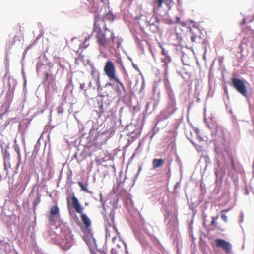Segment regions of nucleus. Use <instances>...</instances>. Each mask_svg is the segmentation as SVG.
Returning <instances> with one entry per match:
<instances>
[{"mask_svg": "<svg viewBox=\"0 0 254 254\" xmlns=\"http://www.w3.org/2000/svg\"><path fill=\"white\" fill-rule=\"evenodd\" d=\"M160 48L161 49V54L163 55L164 56H166L167 54H168L167 51L165 49V48L162 46L160 45Z\"/></svg>", "mask_w": 254, "mask_h": 254, "instance_id": "37", "label": "nucleus"}, {"mask_svg": "<svg viewBox=\"0 0 254 254\" xmlns=\"http://www.w3.org/2000/svg\"><path fill=\"white\" fill-rule=\"evenodd\" d=\"M193 145L195 147V149L198 151H201L202 150V146H201L196 144L195 142H194V144H193Z\"/></svg>", "mask_w": 254, "mask_h": 254, "instance_id": "42", "label": "nucleus"}, {"mask_svg": "<svg viewBox=\"0 0 254 254\" xmlns=\"http://www.w3.org/2000/svg\"><path fill=\"white\" fill-rule=\"evenodd\" d=\"M120 85V87H118L117 85L115 86L114 89L116 91L117 94V95L122 97L125 98L127 95V92L124 86V88H123L122 86Z\"/></svg>", "mask_w": 254, "mask_h": 254, "instance_id": "17", "label": "nucleus"}, {"mask_svg": "<svg viewBox=\"0 0 254 254\" xmlns=\"http://www.w3.org/2000/svg\"><path fill=\"white\" fill-rule=\"evenodd\" d=\"M121 42H122V41H120V40H118L116 42V45H117V48H119V47H121Z\"/></svg>", "mask_w": 254, "mask_h": 254, "instance_id": "62", "label": "nucleus"}, {"mask_svg": "<svg viewBox=\"0 0 254 254\" xmlns=\"http://www.w3.org/2000/svg\"><path fill=\"white\" fill-rule=\"evenodd\" d=\"M170 213H171V212L168 210H166V212L164 214V217L166 219L167 218H168V217H169V216L170 215Z\"/></svg>", "mask_w": 254, "mask_h": 254, "instance_id": "51", "label": "nucleus"}, {"mask_svg": "<svg viewBox=\"0 0 254 254\" xmlns=\"http://www.w3.org/2000/svg\"><path fill=\"white\" fill-rule=\"evenodd\" d=\"M44 74L43 84L45 86H46V91L50 90V88L56 90L57 87L55 83V76L51 73L49 72H45Z\"/></svg>", "mask_w": 254, "mask_h": 254, "instance_id": "8", "label": "nucleus"}, {"mask_svg": "<svg viewBox=\"0 0 254 254\" xmlns=\"http://www.w3.org/2000/svg\"><path fill=\"white\" fill-rule=\"evenodd\" d=\"M85 88H86V85L84 83H80L79 88H80V90L84 91L85 90H87V89Z\"/></svg>", "mask_w": 254, "mask_h": 254, "instance_id": "41", "label": "nucleus"}, {"mask_svg": "<svg viewBox=\"0 0 254 254\" xmlns=\"http://www.w3.org/2000/svg\"><path fill=\"white\" fill-rule=\"evenodd\" d=\"M72 204L75 211L81 214V219L83 225L85 227V233L91 236V238L94 243L95 247H97L96 240L91 234V221L86 214L82 213L83 207L80 204L78 198L73 194L71 197Z\"/></svg>", "mask_w": 254, "mask_h": 254, "instance_id": "5", "label": "nucleus"}, {"mask_svg": "<svg viewBox=\"0 0 254 254\" xmlns=\"http://www.w3.org/2000/svg\"><path fill=\"white\" fill-rule=\"evenodd\" d=\"M133 37L134 38V40H135V42L137 43V44L141 42L140 40L139 39V38L137 36L133 35Z\"/></svg>", "mask_w": 254, "mask_h": 254, "instance_id": "52", "label": "nucleus"}, {"mask_svg": "<svg viewBox=\"0 0 254 254\" xmlns=\"http://www.w3.org/2000/svg\"><path fill=\"white\" fill-rule=\"evenodd\" d=\"M121 68H122V69L123 70V72H124V74L125 75H127V72L126 71L123 64V63H122V62L121 61Z\"/></svg>", "mask_w": 254, "mask_h": 254, "instance_id": "45", "label": "nucleus"}, {"mask_svg": "<svg viewBox=\"0 0 254 254\" xmlns=\"http://www.w3.org/2000/svg\"><path fill=\"white\" fill-rule=\"evenodd\" d=\"M164 0H155L154 2V4L155 6L157 7L158 8H160L162 4L164 2Z\"/></svg>", "mask_w": 254, "mask_h": 254, "instance_id": "27", "label": "nucleus"}, {"mask_svg": "<svg viewBox=\"0 0 254 254\" xmlns=\"http://www.w3.org/2000/svg\"><path fill=\"white\" fill-rule=\"evenodd\" d=\"M138 47L141 49L143 50L144 47L143 46V44H142L141 42L137 44Z\"/></svg>", "mask_w": 254, "mask_h": 254, "instance_id": "64", "label": "nucleus"}, {"mask_svg": "<svg viewBox=\"0 0 254 254\" xmlns=\"http://www.w3.org/2000/svg\"><path fill=\"white\" fill-rule=\"evenodd\" d=\"M40 138H39L37 140L36 144L34 146V150L33 151L32 154V157L33 158L35 159L36 158L37 155L38 153V151H39V150L40 149Z\"/></svg>", "mask_w": 254, "mask_h": 254, "instance_id": "21", "label": "nucleus"}, {"mask_svg": "<svg viewBox=\"0 0 254 254\" xmlns=\"http://www.w3.org/2000/svg\"><path fill=\"white\" fill-rule=\"evenodd\" d=\"M165 59L162 58L161 62L164 63L163 67H165V73L167 74L168 63L172 61L171 58L168 54L164 56Z\"/></svg>", "mask_w": 254, "mask_h": 254, "instance_id": "20", "label": "nucleus"}, {"mask_svg": "<svg viewBox=\"0 0 254 254\" xmlns=\"http://www.w3.org/2000/svg\"><path fill=\"white\" fill-rule=\"evenodd\" d=\"M217 247L221 248L227 254H231L232 244L228 241L221 238H217L215 241Z\"/></svg>", "mask_w": 254, "mask_h": 254, "instance_id": "10", "label": "nucleus"}, {"mask_svg": "<svg viewBox=\"0 0 254 254\" xmlns=\"http://www.w3.org/2000/svg\"><path fill=\"white\" fill-rule=\"evenodd\" d=\"M195 132L197 136V138L199 139V140L203 141V138L200 135V130L198 128H196Z\"/></svg>", "mask_w": 254, "mask_h": 254, "instance_id": "34", "label": "nucleus"}, {"mask_svg": "<svg viewBox=\"0 0 254 254\" xmlns=\"http://www.w3.org/2000/svg\"><path fill=\"white\" fill-rule=\"evenodd\" d=\"M164 163V160L162 158H154L152 161L153 167L156 169L162 166Z\"/></svg>", "mask_w": 254, "mask_h": 254, "instance_id": "19", "label": "nucleus"}, {"mask_svg": "<svg viewBox=\"0 0 254 254\" xmlns=\"http://www.w3.org/2000/svg\"><path fill=\"white\" fill-rule=\"evenodd\" d=\"M22 224L23 225V229H26L25 231L27 234L28 235L29 234L32 235L36 224L34 221H31L29 217H26L23 219Z\"/></svg>", "mask_w": 254, "mask_h": 254, "instance_id": "12", "label": "nucleus"}, {"mask_svg": "<svg viewBox=\"0 0 254 254\" xmlns=\"http://www.w3.org/2000/svg\"><path fill=\"white\" fill-rule=\"evenodd\" d=\"M132 67L135 69L137 71H140L138 67V66L137 64H135L133 62L131 63Z\"/></svg>", "mask_w": 254, "mask_h": 254, "instance_id": "47", "label": "nucleus"}, {"mask_svg": "<svg viewBox=\"0 0 254 254\" xmlns=\"http://www.w3.org/2000/svg\"><path fill=\"white\" fill-rule=\"evenodd\" d=\"M218 218V216L217 215L216 216H212V221L210 223V225L211 226H215L217 224V219Z\"/></svg>", "mask_w": 254, "mask_h": 254, "instance_id": "30", "label": "nucleus"}, {"mask_svg": "<svg viewBox=\"0 0 254 254\" xmlns=\"http://www.w3.org/2000/svg\"><path fill=\"white\" fill-rule=\"evenodd\" d=\"M110 237V234L108 232V230L107 228L106 229V240L108 239V237Z\"/></svg>", "mask_w": 254, "mask_h": 254, "instance_id": "61", "label": "nucleus"}, {"mask_svg": "<svg viewBox=\"0 0 254 254\" xmlns=\"http://www.w3.org/2000/svg\"><path fill=\"white\" fill-rule=\"evenodd\" d=\"M104 10L103 13V9H102L100 10V11H98L97 9H95L91 11V12H94V15H95V14H97V12H99V13H100L101 12L100 19L102 18L103 21H104L105 19H107L111 21H113L114 20L115 16L113 13L112 12V11L110 10L109 7L104 6Z\"/></svg>", "mask_w": 254, "mask_h": 254, "instance_id": "11", "label": "nucleus"}, {"mask_svg": "<svg viewBox=\"0 0 254 254\" xmlns=\"http://www.w3.org/2000/svg\"><path fill=\"white\" fill-rule=\"evenodd\" d=\"M99 196H100V201L101 202H102V205L103 208V209L105 210V202H103L102 194L101 192L100 193Z\"/></svg>", "mask_w": 254, "mask_h": 254, "instance_id": "38", "label": "nucleus"}, {"mask_svg": "<svg viewBox=\"0 0 254 254\" xmlns=\"http://www.w3.org/2000/svg\"><path fill=\"white\" fill-rule=\"evenodd\" d=\"M4 165L5 169L6 170H7L8 169V168H10V165L8 162V160H6L5 159H4Z\"/></svg>", "mask_w": 254, "mask_h": 254, "instance_id": "39", "label": "nucleus"}, {"mask_svg": "<svg viewBox=\"0 0 254 254\" xmlns=\"http://www.w3.org/2000/svg\"><path fill=\"white\" fill-rule=\"evenodd\" d=\"M92 76L97 86L98 95L97 97V103L98 106L95 112L98 115L97 123H101L106 120L107 116L105 115L109 106L112 101L109 99V93L107 91H103V88L100 84L99 73L92 72Z\"/></svg>", "mask_w": 254, "mask_h": 254, "instance_id": "3", "label": "nucleus"}, {"mask_svg": "<svg viewBox=\"0 0 254 254\" xmlns=\"http://www.w3.org/2000/svg\"><path fill=\"white\" fill-rule=\"evenodd\" d=\"M68 89H70V92L72 94L73 89V85L72 84L71 79H70L69 83L66 86L65 91H67Z\"/></svg>", "mask_w": 254, "mask_h": 254, "instance_id": "24", "label": "nucleus"}, {"mask_svg": "<svg viewBox=\"0 0 254 254\" xmlns=\"http://www.w3.org/2000/svg\"><path fill=\"white\" fill-rule=\"evenodd\" d=\"M168 7V10L164 11L163 12H161V11H158L157 9V12L158 14L162 17L165 20V22L168 24H172L173 23V20L168 17L169 11L171 9L174 5L173 0H164V2Z\"/></svg>", "mask_w": 254, "mask_h": 254, "instance_id": "9", "label": "nucleus"}, {"mask_svg": "<svg viewBox=\"0 0 254 254\" xmlns=\"http://www.w3.org/2000/svg\"><path fill=\"white\" fill-rule=\"evenodd\" d=\"M54 64L51 63H49L48 65L49 66V71L48 72L52 73V69L54 67Z\"/></svg>", "mask_w": 254, "mask_h": 254, "instance_id": "40", "label": "nucleus"}, {"mask_svg": "<svg viewBox=\"0 0 254 254\" xmlns=\"http://www.w3.org/2000/svg\"><path fill=\"white\" fill-rule=\"evenodd\" d=\"M156 126V125L155 126ZM159 131V129L156 128V127H154L151 131V135H150V138L151 139H152V138L154 137V136Z\"/></svg>", "mask_w": 254, "mask_h": 254, "instance_id": "31", "label": "nucleus"}, {"mask_svg": "<svg viewBox=\"0 0 254 254\" xmlns=\"http://www.w3.org/2000/svg\"><path fill=\"white\" fill-rule=\"evenodd\" d=\"M21 34V36H18L17 35V39H16V40H17V41H21V38H23V34H22V33H21V34Z\"/></svg>", "mask_w": 254, "mask_h": 254, "instance_id": "63", "label": "nucleus"}, {"mask_svg": "<svg viewBox=\"0 0 254 254\" xmlns=\"http://www.w3.org/2000/svg\"><path fill=\"white\" fill-rule=\"evenodd\" d=\"M176 36L177 40H178L180 42L182 40L181 35L179 33H176Z\"/></svg>", "mask_w": 254, "mask_h": 254, "instance_id": "49", "label": "nucleus"}, {"mask_svg": "<svg viewBox=\"0 0 254 254\" xmlns=\"http://www.w3.org/2000/svg\"><path fill=\"white\" fill-rule=\"evenodd\" d=\"M22 74L23 79V80H24V84H24V89L25 87H26V85L27 80H26L25 73V72L24 71L23 69H22Z\"/></svg>", "mask_w": 254, "mask_h": 254, "instance_id": "33", "label": "nucleus"}, {"mask_svg": "<svg viewBox=\"0 0 254 254\" xmlns=\"http://www.w3.org/2000/svg\"><path fill=\"white\" fill-rule=\"evenodd\" d=\"M231 119L233 122H237V118L235 115L232 114L231 116Z\"/></svg>", "mask_w": 254, "mask_h": 254, "instance_id": "56", "label": "nucleus"}, {"mask_svg": "<svg viewBox=\"0 0 254 254\" xmlns=\"http://www.w3.org/2000/svg\"><path fill=\"white\" fill-rule=\"evenodd\" d=\"M168 98L169 102L168 103V105L165 111L167 112V113L169 114V115L171 116L176 112L177 108L176 107V102L175 97H168Z\"/></svg>", "mask_w": 254, "mask_h": 254, "instance_id": "13", "label": "nucleus"}, {"mask_svg": "<svg viewBox=\"0 0 254 254\" xmlns=\"http://www.w3.org/2000/svg\"><path fill=\"white\" fill-rule=\"evenodd\" d=\"M177 2H178L177 9L178 10H179V8L182 5V1H181V0H177Z\"/></svg>", "mask_w": 254, "mask_h": 254, "instance_id": "59", "label": "nucleus"}, {"mask_svg": "<svg viewBox=\"0 0 254 254\" xmlns=\"http://www.w3.org/2000/svg\"><path fill=\"white\" fill-rule=\"evenodd\" d=\"M78 185L79 186V187H80L81 188V191H83L85 192H86V193H88L89 194H93V192L89 190L88 188H87V183H86V184H84L81 181H78Z\"/></svg>", "mask_w": 254, "mask_h": 254, "instance_id": "22", "label": "nucleus"}, {"mask_svg": "<svg viewBox=\"0 0 254 254\" xmlns=\"http://www.w3.org/2000/svg\"><path fill=\"white\" fill-rule=\"evenodd\" d=\"M68 209H69V214H70V215L71 216H75V217L76 218V219L77 220H78V217L77 216L76 214L75 213V212L73 211H71L70 210V209L68 208Z\"/></svg>", "mask_w": 254, "mask_h": 254, "instance_id": "44", "label": "nucleus"}, {"mask_svg": "<svg viewBox=\"0 0 254 254\" xmlns=\"http://www.w3.org/2000/svg\"><path fill=\"white\" fill-rule=\"evenodd\" d=\"M247 83L244 79H241L236 77H233L231 81L228 84L234 88L238 93L241 94L244 97H247V89L245 85Z\"/></svg>", "mask_w": 254, "mask_h": 254, "instance_id": "6", "label": "nucleus"}, {"mask_svg": "<svg viewBox=\"0 0 254 254\" xmlns=\"http://www.w3.org/2000/svg\"><path fill=\"white\" fill-rule=\"evenodd\" d=\"M205 168L209 164H211L210 158L208 157H205Z\"/></svg>", "mask_w": 254, "mask_h": 254, "instance_id": "46", "label": "nucleus"}, {"mask_svg": "<svg viewBox=\"0 0 254 254\" xmlns=\"http://www.w3.org/2000/svg\"><path fill=\"white\" fill-rule=\"evenodd\" d=\"M186 137L187 139L192 144H194V142L193 141L192 139V133L191 132H190V135H186Z\"/></svg>", "mask_w": 254, "mask_h": 254, "instance_id": "35", "label": "nucleus"}, {"mask_svg": "<svg viewBox=\"0 0 254 254\" xmlns=\"http://www.w3.org/2000/svg\"><path fill=\"white\" fill-rule=\"evenodd\" d=\"M32 45H29V46L27 47L25 49V50L23 52V55H22V58H25L26 55L27 53V51L31 48Z\"/></svg>", "mask_w": 254, "mask_h": 254, "instance_id": "36", "label": "nucleus"}, {"mask_svg": "<svg viewBox=\"0 0 254 254\" xmlns=\"http://www.w3.org/2000/svg\"><path fill=\"white\" fill-rule=\"evenodd\" d=\"M115 86H114L112 83L108 82L106 83L103 87L102 86L103 88V91H105V90H104V89H108V88H111L112 89H114ZM107 92L108 91L106 90Z\"/></svg>", "mask_w": 254, "mask_h": 254, "instance_id": "26", "label": "nucleus"}, {"mask_svg": "<svg viewBox=\"0 0 254 254\" xmlns=\"http://www.w3.org/2000/svg\"><path fill=\"white\" fill-rule=\"evenodd\" d=\"M150 107V103L147 102L145 105V112H147Z\"/></svg>", "mask_w": 254, "mask_h": 254, "instance_id": "60", "label": "nucleus"}, {"mask_svg": "<svg viewBox=\"0 0 254 254\" xmlns=\"http://www.w3.org/2000/svg\"><path fill=\"white\" fill-rule=\"evenodd\" d=\"M111 254H118L117 253V251L115 248H112L111 250Z\"/></svg>", "mask_w": 254, "mask_h": 254, "instance_id": "55", "label": "nucleus"}, {"mask_svg": "<svg viewBox=\"0 0 254 254\" xmlns=\"http://www.w3.org/2000/svg\"><path fill=\"white\" fill-rule=\"evenodd\" d=\"M16 151H17V155L18 156V157L19 158V159H20V158H21V155H20V149L18 147V146L17 145V150H16Z\"/></svg>", "mask_w": 254, "mask_h": 254, "instance_id": "54", "label": "nucleus"}, {"mask_svg": "<svg viewBox=\"0 0 254 254\" xmlns=\"http://www.w3.org/2000/svg\"><path fill=\"white\" fill-rule=\"evenodd\" d=\"M192 36L191 37V40L192 42H194L195 41L196 38L197 37L196 35L192 34Z\"/></svg>", "mask_w": 254, "mask_h": 254, "instance_id": "58", "label": "nucleus"}, {"mask_svg": "<svg viewBox=\"0 0 254 254\" xmlns=\"http://www.w3.org/2000/svg\"><path fill=\"white\" fill-rule=\"evenodd\" d=\"M101 13L97 12L95 15L94 21V32H96V37L97 42L100 47H106L110 45V41L112 42H114L115 36L113 32L108 30L106 26H105L106 31H108L110 32V38L109 39L106 37L105 34L102 31L101 28L100 27L99 22L100 20Z\"/></svg>", "mask_w": 254, "mask_h": 254, "instance_id": "4", "label": "nucleus"}, {"mask_svg": "<svg viewBox=\"0 0 254 254\" xmlns=\"http://www.w3.org/2000/svg\"><path fill=\"white\" fill-rule=\"evenodd\" d=\"M216 164L214 165L215 183L217 186H221L224 176L226 175V169L227 168L228 174L234 178V181L237 177L235 175L237 174L235 164L231 152L227 149L224 148L223 150L215 145L214 148Z\"/></svg>", "mask_w": 254, "mask_h": 254, "instance_id": "1", "label": "nucleus"}, {"mask_svg": "<svg viewBox=\"0 0 254 254\" xmlns=\"http://www.w3.org/2000/svg\"><path fill=\"white\" fill-rule=\"evenodd\" d=\"M106 74L108 76L110 80H114L118 82L124 88V85L119 79L115 75V67L113 63L111 61H108L106 63L104 68Z\"/></svg>", "mask_w": 254, "mask_h": 254, "instance_id": "7", "label": "nucleus"}, {"mask_svg": "<svg viewBox=\"0 0 254 254\" xmlns=\"http://www.w3.org/2000/svg\"><path fill=\"white\" fill-rule=\"evenodd\" d=\"M224 93L226 95L227 98H229L228 89L226 86H224L223 88Z\"/></svg>", "mask_w": 254, "mask_h": 254, "instance_id": "53", "label": "nucleus"}, {"mask_svg": "<svg viewBox=\"0 0 254 254\" xmlns=\"http://www.w3.org/2000/svg\"><path fill=\"white\" fill-rule=\"evenodd\" d=\"M247 40L246 39H244L242 41V44L240 46V49H241V51H242V49L243 48V46L245 44V43L246 42Z\"/></svg>", "mask_w": 254, "mask_h": 254, "instance_id": "48", "label": "nucleus"}, {"mask_svg": "<svg viewBox=\"0 0 254 254\" xmlns=\"http://www.w3.org/2000/svg\"><path fill=\"white\" fill-rule=\"evenodd\" d=\"M170 115L167 113V112L165 110L161 111L158 117V120L159 122L166 120L169 118Z\"/></svg>", "mask_w": 254, "mask_h": 254, "instance_id": "23", "label": "nucleus"}, {"mask_svg": "<svg viewBox=\"0 0 254 254\" xmlns=\"http://www.w3.org/2000/svg\"><path fill=\"white\" fill-rule=\"evenodd\" d=\"M244 216V213L242 211H241L240 213V216H239V217H240L239 222L240 223L243 222Z\"/></svg>", "mask_w": 254, "mask_h": 254, "instance_id": "43", "label": "nucleus"}, {"mask_svg": "<svg viewBox=\"0 0 254 254\" xmlns=\"http://www.w3.org/2000/svg\"><path fill=\"white\" fill-rule=\"evenodd\" d=\"M150 28L153 33H157L160 30L159 25L150 26Z\"/></svg>", "mask_w": 254, "mask_h": 254, "instance_id": "29", "label": "nucleus"}, {"mask_svg": "<svg viewBox=\"0 0 254 254\" xmlns=\"http://www.w3.org/2000/svg\"><path fill=\"white\" fill-rule=\"evenodd\" d=\"M91 254H107L106 252H104V251H99L98 250L97 252H95L93 251H92L90 248V246H89Z\"/></svg>", "mask_w": 254, "mask_h": 254, "instance_id": "32", "label": "nucleus"}, {"mask_svg": "<svg viewBox=\"0 0 254 254\" xmlns=\"http://www.w3.org/2000/svg\"><path fill=\"white\" fill-rule=\"evenodd\" d=\"M40 197H37L35 200H34V206H36L37 205L39 202H40Z\"/></svg>", "mask_w": 254, "mask_h": 254, "instance_id": "50", "label": "nucleus"}, {"mask_svg": "<svg viewBox=\"0 0 254 254\" xmlns=\"http://www.w3.org/2000/svg\"><path fill=\"white\" fill-rule=\"evenodd\" d=\"M147 23L150 26L159 25L160 19L155 15H153L149 20H146Z\"/></svg>", "mask_w": 254, "mask_h": 254, "instance_id": "18", "label": "nucleus"}, {"mask_svg": "<svg viewBox=\"0 0 254 254\" xmlns=\"http://www.w3.org/2000/svg\"><path fill=\"white\" fill-rule=\"evenodd\" d=\"M60 210L57 205L52 206L48 215L49 222L51 225H56L57 219L60 218ZM58 227L61 230L62 241L60 243L62 249L67 250L74 244L75 240L71 230L66 223L59 219Z\"/></svg>", "mask_w": 254, "mask_h": 254, "instance_id": "2", "label": "nucleus"}, {"mask_svg": "<svg viewBox=\"0 0 254 254\" xmlns=\"http://www.w3.org/2000/svg\"><path fill=\"white\" fill-rule=\"evenodd\" d=\"M118 201V199H117L116 200V202H115V203H114V205L113 206V209L110 211L109 216L111 218V220L109 221L107 218H106L107 223L108 224V226L112 227L113 229H115L116 230H117V228L114 224V215L115 214L114 209L117 208L116 205H117V202Z\"/></svg>", "mask_w": 254, "mask_h": 254, "instance_id": "15", "label": "nucleus"}, {"mask_svg": "<svg viewBox=\"0 0 254 254\" xmlns=\"http://www.w3.org/2000/svg\"><path fill=\"white\" fill-rule=\"evenodd\" d=\"M246 18L244 17L243 19H242V21L241 22L240 24L241 26H243L246 24Z\"/></svg>", "mask_w": 254, "mask_h": 254, "instance_id": "57", "label": "nucleus"}, {"mask_svg": "<svg viewBox=\"0 0 254 254\" xmlns=\"http://www.w3.org/2000/svg\"><path fill=\"white\" fill-rule=\"evenodd\" d=\"M228 211V210H223L222 211V213H221V218H222V219L225 221V222H227V216L226 215V214L225 213H224V212H226Z\"/></svg>", "mask_w": 254, "mask_h": 254, "instance_id": "28", "label": "nucleus"}, {"mask_svg": "<svg viewBox=\"0 0 254 254\" xmlns=\"http://www.w3.org/2000/svg\"><path fill=\"white\" fill-rule=\"evenodd\" d=\"M167 74H165V80H164V84L166 90V92L168 97H175L174 95V93L173 90L171 87L170 83L168 80V77L166 76Z\"/></svg>", "mask_w": 254, "mask_h": 254, "instance_id": "16", "label": "nucleus"}, {"mask_svg": "<svg viewBox=\"0 0 254 254\" xmlns=\"http://www.w3.org/2000/svg\"><path fill=\"white\" fill-rule=\"evenodd\" d=\"M139 242L141 245L142 246L143 249H147L148 247H149V244L146 240L144 239H141L139 240Z\"/></svg>", "mask_w": 254, "mask_h": 254, "instance_id": "25", "label": "nucleus"}, {"mask_svg": "<svg viewBox=\"0 0 254 254\" xmlns=\"http://www.w3.org/2000/svg\"><path fill=\"white\" fill-rule=\"evenodd\" d=\"M98 124H100V125H96V124H94V125H93L92 126V127L90 130V132H89V135L88 136V137L90 138L91 135H93V133L94 132L96 131L97 132V133H96V135L94 137V139H97V136L98 135V134H101L102 135H103V134H105L106 133V130L101 132V130H99V129H100V128L102 127V123L101 124V123H98Z\"/></svg>", "mask_w": 254, "mask_h": 254, "instance_id": "14", "label": "nucleus"}]
</instances>
